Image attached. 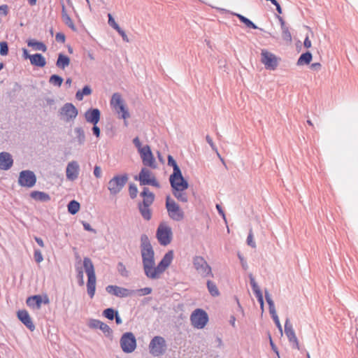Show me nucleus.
Instances as JSON below:
<instances>
[{"label":"nucleus","mask_w":358,"mask_h":358,"mask_svg":"<svg viewBox=\"0 0 358 358\" xmlns=\"http://www.w3.org/2000/svg\"><path fill=\"white\" fill-rule=\"evenodd\" d=\"M141 254L144 272L148 271L152 265H155V251L149 237L143 234L141 236Z\"/></svg>","instance_id":"f257e3e1"},{"label":"nucleus","mask_w":358,"mask_h":358,"mask_svg":"<svg viewBox=\"0 0 358 358\" xmlns=\"http://www.w3.org/2000/svg\"><path fill=\"white\" fill-rule=\"evenodd\" d=\"M143 201L138 203V209L145 220L149 221L152 217V211L150 206L153 203L155 199V195L150 192L149 188L144 187L140 193Z\"/></svg>","instance_id":"f03ea898"},{"label":"nucleus","mask_w":358,"mask_h":358,"mask_svg":"<svg viewBox=\"0 0 358 358\" xmlns=\"http://www.w3.org/2000/svg\"><path fill=\"white\" fill-rule=\"evenodd\" d=\"M173 259V251H168L162 257L161 261L158 263L157 266L152 265L148 271H145V275L150 279H158L160 274L170 266Z\"/></svg>","instance_id":"7ed1b4c3"},{"label":"nucleus","mask_w":358,"mask_h":358,"mask_svg":"<svg viewBox=\"0 0 358 358\" xmlns=\"http://www.w3.org/2000/svg\"><path fill=\"white\" fill-rule=\"evenodd\" d=\"M110 103V106L117 113L118 117L120 119H123L124 125L127 126L128 123L127 119L130 117V114L125 101L122 99L121 94L118 92L114 93L112 95Z\"/></svg>","instance_id":"20e7f679"},{"label":"nucleus","mask_w":358,"mask_h":358,"mask_svg":"<svg viewBox=\"0 0 358 358\" xmlns=\"http://www.w3.org/2000/svg\"><path fill=\"white\" fill-rule=\"evenodd\" d=\"M166 208L169 216L174 221H181L184 218V212L180 206L171 198L170 195L166 196Z\"/></svg>","instance_id":"39448f33"},{"label":"nucleus","mask_w":358,"mask_h":358,"mask_svg":"<svg viewBox=\"0 0 358 358\" xmlns=\"http://www.w3.org/2000/svg\"><path fill=\"white\" fill-rule=\"evenodd\" d=\"M209 320L208 313L202 308L195 309L190 315L192 325L197 329H203Z\"/></svg>","instance_id":"423d86ee"},{"label":"nucleus","mask_w":358,"mask_h":358,"mask_svg":"<svg viewBox=\"0 0 358 358\" xmlns=\"http://www.w3.org/2000/svg\"><path fill=\"white\" fill-rule=\"evenodd\" d=\"M128 180V175H115L108 183V189L111 195H116L123 189Z\"/></svg>","instance_id":"0eeeda50"},{"label":"nucleus","mask_w":358,"mask_h":358,"mask_svg":"<svg viewBox=\"0 0 358 358\" xmlns=\"http://www.w3.org/2000/svg\"><path fill=\"white\" fill-rule=\"evenodd\" d=\"M156 236L161 245L166 246L169 245L171 242L173 237L171 227L165 222H161L157 229Z\"/></svg>","instance_id":"6e6552de"},{"label":"nucleus","mask_w":358,"mask_h":358,"mask_svg":"<svg viewBox=\"0 0 358 358\" xmlns=\"http://www.w3.org/2000/svg\"><path fill=\"white\" fill-rule=\"evenodd\" d=\"M165 339L160 336H156L152 338L149 344L150 353L154 357H159L166 351Z\"/></svg>","instance_id":"1a4fd4ad"},{"label":"nucleus","mask_w":358,"mask_h":358,"mask_svg":"<svg viewBox=\"0 0 358 358\" xmlns=\"http://www.w3.org/2000/svg\"><path fill=\"white\" fill-rule=\"evenodd\" d=\"M122 350L127 354L133 352L136 348V339L132 332L124 333L120 341Z\"/></svg>","instance_id":"9d476101"},{"label":"nucleus","mask_w":358,"mask_h":358,"mask_svg":"<svg viewBox=\"0 0 358 358\" xmlns=\"http://www.w3.org/2000/svg\"><path fill=\"white\" fill-rule=\"evenodd\" d=\"M193 265L196 271L203 277L213 276L212 268L205 259L201 256H195L193 259Z\"/></svg>","instance_id":"9b49d317"},{"label":"nucleus","mask_w":358,"mask_h":358,"mask_svg":"<svg viewBox=\"0 0 358 358\" xmlns=\"http://www.w3.org/2000/svg\"><path fill=\"white\" fill-rule=\"evenodd\" d=\"M169 182L172 192L185 191L188 187V181L183 177L182 173L169 176Z\"/></svg>","instance_id":"f8f14e48"},{"label":"nucleus","mask_w":358,"mask_h":358,"mask_svg":"<svg viewBox=\"0 0 358 358\" xmlns=\"http://www.w3.org/2000/svg\"><path fill=\"white\" fill-rule=\"evenodd\" d=\"M36 176L30 170H23L20 172L18 177V185L21 187L31 188L36 185Z\"/></svg>","instance_id":"ddd939ff"},{"label":"nucleus","mask_w":358,"mask_h":358,"mask_svg":"<svg viewBox=\"0 0 358 358\" xmlns=\"http://www.w3.org/2000/svg\"><path fill=\"white\" fill-rule=\"evenodd\" d=\"M261 62L264 64L267 70L274 71L278 66L277 57L266 49L262 50Z\"/></svg>","instance_id":"4468645a"},{"label":"nucleus","mask_w":358,"mask_h":358,"mask_svg":"<svg viewBox=\"0 0 358 358\" xmlns=\"http://www.w3.org/2000/svg\"><path fill=\"white\" fill-rule=\"evenodd\" d=\"M59 115L63 116V120L66 122L73 121L78 114V110L72 103H66L60 108Z\"/></svg>","instance_id":"2eb2a0df"},{"label":"nucleus","mask_w":358,"mask_h":358,"mask_svg":"<svg viewBox=\"0 0 358 358\" xmlns=\"http://www.w3.org/2000/svg\"><path fill=\"white\" fill-rule=\"evenodd\" d=\"M139 154L141 157L143 164L145 166H149L152 169H155L157 167L155 159L150 145H144L143 148L141 149Z\"/></svg>","instance_id":"dca6fc26"},{"label":"nucleus","mask_w":358,"mask_h":358,"mask_svg":"<svg viewBox=\"0 0 358 358\" xmlns=\"http://www.w3.org/2000/svg\"><path fill=\"white\" fill-rule=\"evenodd\" d=\"M106 290L108 293L120 298L128 297L135 293V290L134 289H129L127 288L119 287L117 285H108L106 287Z\"/></svg>","instance_id":"f3484780"},{"label":"nucleus","mask_w":358,"mask_h":358,"mask_svg":"<svg viewBox=\"0 0 358 358\" xmlns=\"http://www.w3.org/2000/svg\"><path fill=\"white\" fill-rule=\"evenodd\" d=\"M285 334L289 343H292V348L299 350V341L289 318H287L285 322Z\"/></svg>","instance_id":"a211bd4d"},{"label":"nucleus","mask_w":358,"mask_h":358,"mask_svg":"<svg viewBox=\"0 0 358 358\" xmlns=\"http://www.w3.org/2000/svg\"><path fill=\"white\" fill-rule=\"evenodd\" d=\"M88 326L91 329H99L102 331L106 337H113V330L111 328L104 322L97 319H91L89 321Z\"/></svg>","instance_id":"6ab92c4d"},{"label":"nucleus","mask_w":358,"mask_h":358,"mask_svg":"<svg viewBox=\"0 0 358 358\" xmlns=\"http://www.w3.org/2000/svg\"><path fill=\"white\" fill-rule=\"evenodd\" d=\"M17 319L31 331L35 329V325L29 315L28 311L25 309L19 310L17 312Z\"/></svg>","instance_id":"aec40b11"},{"label":"nucleus","mask_w":358,"mask_h":358,"mask_svg":"<svg viewBox=\"0 0 358 358\" xmlns=\"http://www.w3.org/2000/svg\"><path fill=\"white\" fill-rule=\"evenodd\" d=\"M50 300L46 295L45 296L44 299H43L42 296L38 294L29 296L26 301L27 305L29 307L36 308H40L43 303L48 304Z\"/></svg>","instance_id":"412c9836"},{"label":"nucleus","mask_w":358,"mask_h":358,"mask_svg":"<svg viewBox=\"0 0 358 358\" xmlns=\"http://www.w3.org/2000/svg\"><path fill=\"white\" fill-rule=\"evenodd\" d=\"M85 120L90 124H98L101 118V111L97 108H90L84 114Z\"/></svg>","instance_id":"4be33fe9"},{"label":"nucleus","mask_w":358,"mask_h":358,"mask_svg":"<svg viewBox=\"0 0 358 358\" xmlns=\"http://www.w3.org/2000/svg\"><path fill=\"white\" fill-rule=\"evenodd\" d=\"M80 171V167L76 161L70 162L66 166V178L69 180H75L78 175Z\"/></svg>","instance_id":"5701e85b"},{"label":"nucleus","mask_w":358,"mask_h":358,"mask_svg":"<svg viewBox=\"0 0 358 358\" xmlns=\"http://www.w3.org/2000/svg\"><path fill=\"white\" fill-rule=\"evenodd\" d=\"M154 175L149 169L143 167L141 169L138 175L134 176V180H138L139 182L140 185L146 186L148 185V183L150 182L152 177Z\"/></svg>","instance_id":"b1692460"},{"label":"nucleus","mask_w":358,"mask_h":358,"mask_svg":"<svg viewBox=\"0 0 358 358\" xmlns=\"http://www.w3.org/2000/svg\"><path fill=\"white\" fill-rule=\"evenodd\" d=\"M13 165V159L11 155L8 152H0V170L2 171H8L9 170Z\"/></svg>","instance_id":"393cba45"},{"label":"nucleus","mask_w":358,"mask_h":358,"mask_svg":"<svg viewBox=\"0 0 358 358\" xmlns=\"http://www.w3.org/2000/svg\"><path fill=\"white\" fill-rule=\"evenodd\" d=\"M108 24L113 27L117 33L122 36V38L125 42H129V38L125 33V31L119 26V24L115 22L114 17L110 13L108 14Z\"/></svg>","instance_id":"a878e982"},{"label":"nucleus","mask_w":358,"mask_h":358,"mask_svg":"<svg viewBox=\"0 0 358 358\" xmlns=\"http://www.w3.org/2000/svg\"><path fill=\"white\" fill-rule=\"evenodd\" d=\"M30 63L32 66L43 68L46 65V59L41 53H35L32 55Z\"/></svg>","instance_id":"bb28decb"},{"label":"nucleus","mask_w":358,"mask_h":358,"mask_svg":"<svg viewBox=\"0 0 358 358\" xmlns=\"http://www.w3.org/2000/svg\"><path fill=\"white\" fill-rule=\"evenodd\" d=\"M83 267L87 277L96 276L94 266L90 258L86 257L83 259Z\"/></svg>","instance_id":"cd10ccee"},{"label":"nucleus","mask_w":358,"mask_h":358,"mask_svg":"<svg viewBox=\"0 0 358 358\" xmlns=\"http://www.w3.org/2000/svg\"><path fill=\"white\" fill-rule=\"evenodd\" d=\"M71 60L70 58L60 52L58 54L57 59L56 61V66L62 70L65 69L69 64H70Z\"/></svg>","instance_id":"c85d7f7f"},{"label":"nucleus","mask_w":358,"mask_h":358,"mask_svg":"<svg viewBox=\"0 0 358 358\" xmlns=\"http://www.w3.org/2000/svg\"><path fill=\"white\" fill-rule=\"evenodd\" d=\"M30 196L34 200L38 201L47 202L50 200V196L48 194L37 190L31 192Z\"/></svg>","instance_id":"c756f323"},{"label":"nucleus","mask_w":358,"mask_h":358,"mask_svg":"<svg viewBox=\"0 0 358 358\" xmlns=\"http://www.w3.org/2000/svg\"><path fill=\"white\" fill-rule=\"evenodd\" d=\"M27 43L29 47L32 48L35 50H40L43 52H46L47 50L46 45L42 41H38L36 39L31 38L27 40Z\"/></svg>","instance_id":"7c9ffc66"},{"label":"nucleus","mask_w":358,"mask_h":358,"mask_svg":"<svg viewBox=\"0 0 358 358\" xmlns=\"http://www.w3.org/2000/svg\"><path fill=\"white\" fill-rule=\"evenodd\" d=\"M62 17L64 23L73 31L76 30V27L73 24L71 17L68 15L64 3H62Z\"/></svg>","instance_id":"2f4dec72"},{"label":"nucleus","mask_w":358,"mask_h":358,"mask_svg":"<svg viewBox=\"0 0 358 358\" xmlns=\"http://www.w3.org/2000/svg\"><path fill=\"white\" fill-rule=\"evenodd\" d=\"M96 276L87 277V291L89 296L92 299L96 292Z\"/></svg>","instance_id":"473e14b6"},{"label":"nucleus","mask_w":358,"mask_h":358,"mask_svg":"<svg viewBox=\"0 0 358 358\" xmlns=\"http://www.w3.org/2000/svg\"><path fill=\"white\" fill-rule=\"evenodd\" d=\"M312 59H313L312 53L310 51H306V52L302 53L299 56V57L297 60L296 64L298 66H302L304 64L308 65L310 63V62L312 61Z\"/></svg>","instance_id":"72a5a7b5"},{"label":"nucleus","mask_w":358,"mask_h":358,"mask_svg":"<svg viewBox=\"0 0 358 358\" xmlns=\"http://www.w3.org/2000/svg\"><path fill=\"white\" fill-rule=\"evenodd\" d=\"M74 133L76 134V141L78 144L83 145L85 142V134L83 127H77L74 129Z\"/></svg>","instance_id":"f704fd0d"},{"label":"nucleus","mask_w":358,"mask_h":358,"mask_svg":"<svg viewBox=\"0 0 358 358\" xmlns=\"http://www.w3.org/2000/svg\"><path fill=\"white\" fill-rule=\"evenodd\" d=\"M234 15L236 16L241 22L243 23L248 28L257 29L259 27L250 19L245 17L244 15L239 13H232Z\"/></svg>","instance_id":"c9c22d12"},{"label":"nucleus","mask_w":358,"mask_h":358,"mask_svg":"<svg viewBox=\"0 0 358 358\" xmlns=\"http://www.w3.org/2000/svg\"><path fill=\"white\" fill-rule=\"evenodd\" d=\"M168 165L173 168V173L171 175H177L181 173V170L177 164L176 161L173 158V157L171 155H169L167 157Z\"/></svg>","instance_id":"e433bc0d"},{"label":"nucleus","mask_w":358,"mask_h":358,"mask_svg":"<svg viewBox=\"0 0 358 358\" xmlns=\"http://www.w3.org/2000/svg\"><path fill=\"white\" fill-rule=\"evenodd\" d=\"M80 204L76 200L70 201L67 205L68 212L72 215H76L80 210Z\"/></svg>","instance_id":"4c0bfd02"},{"label":"nucleus","mask_w":358,"mask_h":358,"mask_svg":"<svg viewBox=\"0 0 358 358\" xmlns=\"http://www.w3.org/2000/svg\"><path fill=\"white\" fill-rule=\"evenodd\" d=\"M63 82L64 78L57 74H52L49 78L50 84L57 87H61Z\"/></svg>","instance_id":"58836bf2"},{"label":"nucleus","mask_w":358,"mask_h":358,"mask_svg":"<svg viewBox=\"0 0 358 358\" xmlns=\"http://www.w3.org/2000/svg\"><path fill=\"white\" fill-rule=\"evenodd\" d=\"M206 285L208 290L212 296H217L220 294V292L215 282L208 280H207Z\"/></svg>","instance_id":"ea45409f"},{"label":"nucleus","mask_w":358,"mask_h":358,"mask_svg":"<svg viewBox=\"0 0 358 358\" xmlns=\"http://www.w3.org/2000/svg\"><path fill=\"white\" fill-rule=\"evenodd\" d=\"M118 310H115L113 308H108L103 310L102 315L104 317L109 320H113L116 315H117Z\"/></svg>","instance_id":"a19ab883"},{"label":"nucleus","mask_w":358,"mask_h":358,"mask_svg":"<svg viewBox=\"0 0 358 358\" xmlns=\"http://www.w3.org/2000/svg\"><path fill=\"white\" fill-rule=\"evenodd\" d=\"M175 198L180 202L187 203L188 196L185 191L172 192Z\"/></svg>","instance_id":"79ce46f5"},{"label":"nucleus","mask_w":358,"mask_h":358,"mask_svg":"<svg viewBox=\"0 0 358 358\" xmlns=\"http://www.w3.org/2000/svg\"><path fill=\"white\" fill-rule=\"evenodd\" d=\"M117 269L121 276L124 278H127L129 276V273L122 262H120L117 263Z\"/></svg>","instance_id":"37998d69"},{"label":"nucleus","mask_w":358,"mask_h":358,"mask_svg":"<svg viewBox=\"0 0 358 358\" xmlns=\"http://www.w3.org/2000/svg\"><path fill=\"white\" fill-rule=\"evenodd\" d=\"M76 278L80 286L84 285V275L82 267H76Z\"/></svg>","instance_id":"c03bdc74"},{"label":"nucleus","mask_w":358,"mask_h":358,"mask_svg":"<svg viewBox=\"0 0 358 358\" xmlns=\"http://www.w3.org/2000/svg\"><path fill=\"white\" fill-rule=\"evenodd\" d=\"M128 190L130 198L131 199H136L138 192L137 186L134 183H130Z\"/></svg>","instance_id":"a18cd8bd"},{"label":"nucleus","mask_w":358,"mask_h":358,"mask_svg":"<svg viewBox=\"0 0 358 358\" xmlns=\"http://www.w3.org/2000/svg\"><path fill=\"white\" fill-rule=\"evenodd\" d=\"M281 29H282V38L287 42H291L292 41V34L289 31V27L286 25V26L282 27Z\"/></svg>","instance_id":"49530a36"},{"label":"nucleus","mask_w":358,"mask_h":358,"mask_svg":"<svg viewBox=\"0 0 358 358\" xmlns=\"http://www.w3.org/2000/svg\"><path fill=\"white\" fill-rule=\"evenodd\" d=\"M8 54V45L6 41L0 42V55L6 56Z\"/></svg>","instance_id":"de8ad7c7"},{"label":"nucleus","mask_w":358,"mask_h":358,"mask_svg":"<svg viewBox=\"0 0 358 358\" xmlns=\"http://www.w3.org/2000/svg\"><path fill=\"white\" fill-rule=\"evenodd\" d=\"M247 244L252 248H256V243L253 241V233L252 229H250L248 236L247 237Z\"/></svg>","instance_id":"09e8293b"},{"label":"nucleus","mask_w":358,"mask_h":358,"mask_svg":"<svg viewBox=\"0 0 358 358\" xmlns=\"http://www.w3.org/2000/svg\"><path fill=\"white\" fill-rule=\"evenodd\" d=\"M237 257L238 259L240 260V263L241 264V266L244 271H247L248 269V264L247 263V261L245 260V257L241 252H238Z\"/></svg>","instance_id":"8fccbe9b"},{"label":"nucleus","mask_w":358,"mask_h":358,"mask_svg":"<svg viewBox=\"0 0 358 358\" xmlns=\"http://www.w3.org/2000/svg\"><path fill=\"white\" fill-rule=\"evenodd\" d=\"M34 257L36 262L37 263H41L43 260V255L39 249L34 250Z\"/></svg>","instance_id":"3c124183"},{"label":"nucleus","mask_w":358,"mask_h":358,"mask_svg":"<svg viewBox=\"0 0 358 358\" xmlns=\"http://www.w3.org/2000/svg\"><path fill=\"white\" fill-rule=\"evenodd\" d=\"M264 296H265V299L268 303V308L275 306L274 302L271 296V294H269V292L267 289L264 290Z\"/></svg>","instance_id":"603ef678"},{"label":"nucleus","mask_w":358,"mask_h":358,"mask_svg":"<svg viewBox=\"0 0 358 358\" xmlns=\"http://www.w3.org/2000/svg\"><path fill=\"white\" fill-rule=\"evenodd\" d=\"M152 289L151 287H144L137 290L135 292H138L140 296L148 295L152 292Z\"/></svg>","instance_id":"864d4df0"},{"label":"nucleus","mask_w":358,"mask_h":358,"mask_svg":"<svg viewBox=\"0 0 358 358\" xmlns=\"http://www.w3.org/2000/svg\"><path fill=\"white\" fill-rule=\"evenodd\" d=\"M82 224L85 231L92 232L94 234L96 233V231L94 228H92V226L88 222L85 221H82Z\"/></svg>","instance_id":"5fc2aeb1"},{"label":"nucleus","mask_w":358,"mask_h":358,"mask_svg":"<svg viewBox=\"0 0 358 358\" xmlns=\"http://www.w3.org/2000/svg\"><path fill=\"white\" fill-rule=\"evenodd\" d=\"M55 40L58 43H64L66 41V36L62 32H58L56 34Z\"/></svg>","instance_id":"6e6d98bb"},{"label":"nucleus","mask_w":358,"mask_h":358,"mask_svg":"<svg viewBox=\"0 0 358 358\" xmlns=\"http://www.w3.org/2000/svg\"><path fill=\"white\" fill-rule=\"evenodd\" d=\"M92 131L93 134L96 137L99 138L101 135L100 128L97 126V124H92Z\"/></svg>","instance_id":"4d7b16f0"},{"label":"nucleus","mask_w":358,"mask_h":358,"mask_svg":"<svg viewBox=\"0 0 358 358\" xmlns=\"http://www.w3.org/2000/svg\"><path fill=\"white\" fill-rule=\"evenodd\" d=\"M83 94L85 96L90 95L92 92V88L89 85H85L81 90H80Z\"/></svg>","instance_id":"13d9d810"},{"label":"nucleus","mask_w":358,"mask_h":358,"mask_svg":"<svg viewBox=\"0 0 358 358\" xmlns=\"http://www.w3.org/2000/svg\"><path fill=\"white\" fill-rule=\"evenodd\" d=\"M94 176L96 178H100L101 177V169L99 166L95 165L93 171Z\"/></svg>","instance_id":"bf43d9fd"},{"label":"nucleus","mask_w":358,"mask_h":358,"mask_svg":"<svg viewBox=\"0 0 358 358\" xmlns=\"http://www.w3.org/2000/svg\"><path fill=\"white\" fill-rule=\"evenodd\" d=\"M148 185L153 186L157 188H160L161 185L159 181L157 180L156 177L154 176L152 177L150 182L148 183Z\"/></svg>","instance_id":"052dcab7"},{"label":"nucleus","mask_w":358,"mask_h":358,"mask_svg":"<svg viewBox=\"0 0 358 358\" xmlns=\"http://www.w3.org/2000/svg\"><path fill=\"white\" fill-rule=\"evenodd\" d=\"M133 143L134 144L136 148L138 149V152H140L141 149L143 148V147H142L141 142L138 136L135 137L133 139Z\"/></svg>","instance_id":"680f3d73"},{"label":"nucleus","mask_w":358,"mask_h":358,"mask_svg":"<svg viewBox=\"0 0 358 358\" xmlns=\"http://www.w3.org/2000/svg\"><path fill=\"white\" fill-rule=\"evenodd\" d=\"M269 339H270V345L271 347L272 350L276 354V355L278 356V358H280L278 349L276 347V345L274 344L273 341H272L271 336H269Z\"/></svg>","instance_id":"e2e57ef3"},{"label":"nucleus","mask_w":358,"mask_h":358,"mask_svg":"<svg viewBox=\"0 0 358 358\" xmlns=\"http://www.w3.org/2000/svg\"><path fill=\"white\" fill-rule=\"evenodd\" d=\"M206 140L207 143L209 144V145L211 147V148L213 150L217 151V148H216L215 145L214 144L213 139L211 138V137L209 135H207L206 136Z\"/></svg>","instance_id":"0e129e2a"},{"label":"nucleus","mask_w":358,"mask_h":358,"mask_svg":"<svg viewBox=\"0 0 358 358\" xmlns=\"http://www.w3.org/2000/svg\"><path fill=\"white\" fill-rule=\"evenodd\" d=\"M8 7L6 4H3L0 6V14L6 16L8 14Z\"/></svg>","instance_id":"69168bd1"},{"label":"nucleus","mask_w":358,"mask_h":358,"mask_svg":"<svg viewBox=\"0 0 358 358\" xmlns=\"http://www.w3.org/2000/svg\"><path fill=\"white\" fill-rule=\"evenodd\" d=\"M273 321L275 322V324L276 325V327L279 330L280 334L282 335V325H281V324L280 322L278 317H275L273 319Z\"/></svg>","instance_id":"338daca9"},{"label":"nucleus","mask_w":358,"mask_h":358,"mask_svg":"<svg viewBox=\"0 0 358 358\" xmlns=\"http://www.w3.org/2000/svg\"><path fill=\"white\" fill-rule=\"evenodd\" d=\"M22 57L24 59H29L31 61L32 55H30L28 50L25 48H22Z\"/></svg>","instance_id":"774afa93"}]
</instances>
